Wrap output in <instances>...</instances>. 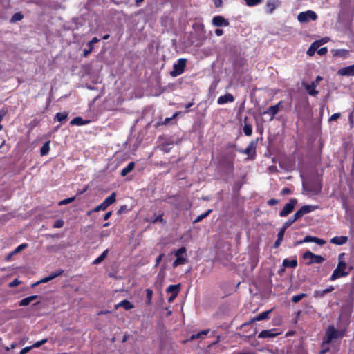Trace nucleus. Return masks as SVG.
<instances>
[{
	"label": "nucleus",
	"mask_w": 354,
	"mask_h": 354,
	"mask_svg": "<svg viewBox=\"0 0 354 354\" xmlns=\"http://www.w3.org/2000/svg\"><path fill=\"white\" fill-rule=\"evenodd\" d=\"M298 219H299V218L296 216L295 212V214L290 218H289L287 221H286L283 223L282 227H284L285 229H287Z\"/></svg>",
	"instance_id": "obj_32"
},
{
	"label": "nucleus",
	"mask_w": 354,
	"mask_h": 354,
	"mask_svg": "<svg viewBox=\"0 0 354 354\" xmlns=\"http://www.w3.org/2000/svg\"><path fill=\"white\" fill-rule=\"evenodd\" d=\"M317 51L318 55H324L326 54V53L328 52V48L326 47H322L319 49L317 48Z\"/></svg>",
	"instance_id": "obj_54"
},
{
	"label": "nucleus",
	"mask_w": 354,
	"mask_h": 354,
	"mask_svg": "<svg viewBox=\"0 0 354 354\" xmlns=\"http://www.w3.org/2000/svg\"><path fill=\"white\" fill-rule=\"evenodd\" d=\"M88 123H89V120H85L80 116L74 118L70 122L71 125H77V126L84 125V124H87Z\"/></svg>",
	"instance_id": "obj_21"
},
{
	"label": "nucleus",
	"mask_w": 354,
	"mask_h": 354,
	"mask_svg": "<svg viewBox=\"0 0 354 354\" xmlns=\"http://www.w3.org/2000/svg\"><path fill=\"white\" fill-rule=\"evenodd\" d=\"M316 82H312L309 84H305L304 87L307 93L312 96H316L318 94V91L316 90Z\"/></svg>",
	"instance_id": "obj_18"
},
{
	"label": "nucleus",
	"mask_w": 354,
	"mask_h": 354,
	"mask_svg": "<svg viewBox=\"0 0 354 354\" xmlns=\"http://www.w3.org/2000/svg\"><path fill=\"white\" fill-rule=\"evenodd\" d=\"M306 297H307V294H306V293H301V294H299V295H294L292 297L291 301L293 303H298L300 300H301L303 298H305Z\"/></svg>",
	"instance_id": "obj_37"
},
{
	"label": "nucleus",
	"mask_w": 354,
	"mask_h": 354,
	"mask_svg": "<svg viewBox=\"0 0 354 354\" xmlns=\"http://www.w3.org/2000/svg\"><path fill=\"white\" fill-rule=\"evenodd\" d=\"M341 116V114L339 113H335L334 114H333L330 118V121H334V120H337L339 118H340Z\"/></svg>",
	"instance_id": "obj_59"
},
{
	"label": "nucleus",
	"mask_w": 354,
	"mask_h": 354,
	"mask_svg": "<svg viewBox=\"0 0 354 354\" xmlns=\"http://www.w3.org/2000/svg\"><path fill=\"white\" fill-rule=\"evenodd\" d=\"M119 307H122L125 310H128L132 309L134 306L128 300L124 299L115 306V308H118Z\"/></svg>",
	"instance_id": "obj_22"
},
{
	"label": "nucleus",
	"mask_w": 354,
	"mask_h": 354,
	"mask_svg": "<svg viewBox=\"0 0 354 354\" xmlns=\"http://www.w3.org/2000/svg\"><path fill=\"white\" fill-rule=\"evenodd\" d=\"M107 209V207L105 206V203H104L103 202L100 204L99 205L96 206L94 209H93V211L97 212L100 210H106Z\"/></svg>",
	"instance_id": "obj_48"
},
{
	"label": "nucleus",
	"mask_w": 354,
	"mask_h": 354,
	"mask_svg": "<svg viewBox=\"0 0 354 354\" xmlns=\"http://www.w3.org/2000/svg\"><path fill=\"white\" fill-rule=\"evenodd\" d=\"M135 167V163L133 162H129L127 167H124L120 172L122 176H127L129 172H131Z\"/></svg>",
	"instance_id": "obj_24"
},
{
	"label": "nucleus",
	"mask_w": 354,
	"mask_h": 354,
	"mask_svg": "<svg viewBox=\"0 0 354 354\" xmlns=\"http://www.w3.org/2000/svg\"><path fill=\"white\" fill-rule=\"evenodd\" d=\"M271 311H272V310H268L267 311H264V312L261 313L257 316L252 318L250 321L243 323L241 325V327L243 328V327H245L246 326H248V325L252 324L255 321H261V320L268 319L269 318V314L271 313Z\"/></svg>",
	"instance_id": "obj_8"
},
{
	"label": "nucleus",
	"mask_w": 354,
	"mask_h": 354,
	"mask_svg": "<svg viewBox=\"0 0 354 354\" xmlns=\"http://www.w3.org/2000/svg\"><path fill=\"white\" fill-rule=\"evenodd\" d=\"M279 5L280 1L279 0H268L266 4L267 12L268 14H272Z\"/></svg>",
	"instance_id": "obj_16"
},
{
	"label": "nucleus",
	"mask_w": 354,
	"mask_h": 354,
	"mask_svg": "<svg viewBox=\"0 0 354 354\" xmlns=\"http://www.w3.org/2000/svg\"><path fill=\"white\" fill-rule=\"evenodd\" d=\"M7 110L1 109L0 110V122L3 119V118L7 114ZM3 129V126L0 124V131Z\"/></svg>",
	"instance_id": "obj_50"
},
{
	"label": "nucleus",
	"mask_w": 354,
	"mask_h": 354,
	"mask_svg": "<svg viewBox=\"0 0 354 354\" xmlns=\"http://www.w3.org/2000/svg\"><path fill=\"white\" fill-rule=\"evenodd\" d=\"M317 209V206L314 205H303L298 211L296 212V216L299 218L304 214H308Z\"/></svg>",
	"instance_id": "obj_10"
},
{
	"label": "nucleus",
	"mask_w": 354,
	"mask_h": 354,
	"mask_svg": "<svg viewBox=\"0 0 354 354\" xmlns=\"http://www.w3.org/2000/svg\"><path fill=\"white\" fill-rule=\"evenodd\" d=\"M47 342H48V339H44L41 341H38L32 345V347L38 348V347L41 346V345L44 344L45 343H46Z\"/></svg>",
	"instance_id": "obj_51"
},
{
	"label": "nucleus",
	"mask_w": 354,
	"mask_h": 354,
	"mask_svg": "<svg viewBox=\"0 0 354 354\" xmlns=\"http://www.w3.org/2000/svg\"><path fill=\"white\" fill-rule=\"evenodd\" d=\"M75 196L65 198L59 202V205L69 204V203L73 202L75 201Z\"/></svg>",
	"instance_id": "obj_44"
},
{
	"label": "nucleus",
	"mask_w": 354,
	"mask_h": 354,
	"mask_svg": "<svg viewBox=\"0 0 354 354\" xmlns=\"http://www.w3.org/2000/svg\"><path fill=\"white\" fill-rule=\"evenodd\" d=\"M23 18L24 15L21 12H16L12 15L10 22L15 23L18 21H21Z\"/></svg>",
	"instance_id": "obj_38"
},
{
	"label": "nucleus",
	"mask_w": 354,
	"mask_h": 354,
	"mask_svg": "<svg viewBox=\"0 0 354 354\" xmlns=\"http://www.w3.org/2000/svg\"><path fill=\"white\" fill-rule=\"evenodd\" d=\"M258 142V138L250 141L247 147L244 149H239V152L249 156L250 160H254L256 156V149Z\"/></svg>",
	"instance_id": "obj_3"
},
{
	"label": "nucleus",
	"mask_w": 354,
	"mask_h": 354,
	"mask_svg": "<svg viewBox=\"0 0 354 354\" xmlns=\"http://www.w3.org/2000/svg\"><path fill=\"white\" fill-rule=\"evenodd\" d=\"M64 273V270H62V269H59V270H57L56 271L50 273V274L48 277H46L43 279H41V280H39V281L35 283L34 284H32V286H35L38 284H40V283H47L53 279H54L55 278L59 277V276H61L62 275V274Z\"/></svg>",
	"instance_id": "obj_9"
},
{
	"label": "nucleus",
	"mask_w": 354,
	"mask_h": 354,
	"mask_svg": "<svg viewBox=\"0 0 354 354\" xmlns=\"http://www.w3.org/2000/svg\"><path fill=\"white\" fill-rule=\"evenodd\" d=\"M234 101V97L233 95H232L231 93H227L225 94L224 95H221L217 100V102L218 104H224L225 103L232 102Z\"/></svg>",
	"instance_id": "obj_17"
},
{
	"label": "nucleus",
	"mask_w": 354,
	"mask_h": 354,
	"mask_svg": "<svg viewBox=\"0 0 354 354\" xmlns=\"http://www.w3.org/2000/svg\"><path fill=\"white\" fill-rule=\"evenodd\" d=\"M279 335L276 328L262 330L259 335V339L273 338Z\"/></svg>",
	"instance_id": "obj_13"
},
{
	"label": "nucleus",
	"mask_w": 354,
	"mask_h": 354,
	"mask_svg": "<svg viewBox=\"0 0 354 354\" xmlns=\"http://www.w3.org/2000/svg\"><path fill=\"white\" fill-rule=\"evenodd\" d=\"M248 117H245L244 118V126H243V132L244 134L247 136H250L252 133V126L251 124L248 122Z\"/></svg>",
	"instance_id": "obj_20"
},
{
	"label": "nucleus",
	"mask_w": 354,
	"mask_h": 354,
	"mask_svg": "<svg viewBox=\"0 0 354 354\" xmlns=\"http://www.w3.org/2000/svg\"><path fill=\"white\" fill-rule=\"evenodd\" d=\"M64 222L62 219H57L53 223V227L54 228H61L64 226Z\"/></svg>",
	"instance_id": "obj_45"
},
{
	"label": "nucleus",
	"mask_w": 354,
	"mask_h": 354,
	"mask_svg": "<svg viewBox=\"0 0 354 354\" xmlns=\"http://www.w3.org/2000/svg\"><path fill=\"white\" fill-rule=\"evenodd\" d=\"M291 192H292V191H291L290 189H289L288 187H284L281 191V194H282V195H288V194H291Z\"/></svg>",
	"instance_id": "obj_56"
},
{
	"label": "nucleus",
	"mask_w": 354,
	"mask_h": 354,
	"mask_svg": "<svg viewBox=\"0 0 354 354\" xmlns=\"http://www.w3.org/2000/svg\"><path fill=\"white\" fill-rule=\"evenodd\" d=\"M160 149L165 153H169L171 150V148L169 147L168 145H163Z\"/></svg>",
	"instance_id": "obj_57"
},
{
	"label": "nucleus",
	"mask_w": 354,
	"mask_h": 354,
	"mask_svg": "<svg viewBox=\"0 0 354 354\" xmlns=\"http://www.w3.org/2000/svg\"><path fill=\"white\" fill-rule=\"evenodd\" d=\"M317 19V14L310 10L301 12L297 16V19L301 23H308L310 21H315Z\"/></svg>",
	"instance_id": "obj_5"
},
{
	"label": "nucleus",
	"mask_w": 354,
	"mask_h": 354,
	"mask_svg": "<svg viewBox=\"0 0 354 354\" xmlns=\"http://www.w3.org/2000/svg\"><path fill=\"white\" fill-rule=\"evenodd\" d=\"M337 75L340 76H354V64L353 65L343 67L337 71Z\"/></svg>",
	"instance_id": "obj_14"
},
{
	"label": "nucleus",
	"mask_w": 354,
	"mask_h": 354,
	"mask_svg": "<svg viewBox=\"0 0 354 354\" xmlns=\"http://www.w3.org/2000/svg\"><path fill=\"white\" fill-rule=\"evenodd\" d=\"M108 252V249L104 250L97 259L93 261V264L97 265L100 263L107 257Z\"/></svg>",
	"instance_id": "obj_31"
},
{
	"label": "nucleus",
	"mask_w": 354,
	"mask_h": 354,
	"mask_svg": "<svg viewBox=\"0 0 354 354\" xmlns=\"http://www.w3.org/2000/svg\"><path fill=\"white\" fill-rule=\"evenodd\" d=\"M348 241V237L344 236H335L330 239V243L337 245H342L345 244Z\"/></svg>",
	"instance_id": "obj_19"
},
{
	"label": "nucleus",
	"mask_w": 354,
	"mask_h": 354,
	"mask_svg": "<svg viewBox=\"0 0 354 354\" xmlns=\"http://www.w3.org/2000/svg\"><path fill=\"white\" fill-rule=\"evenodd\" d=\"M180 283L176 284V285H169L167 288L166 292H169V293L171 292V294H176V295H178V292L180 291Z\"/></svg>",
	"instance_id": "obj_25"
},
{
	"label": "nucleus",
	"mask_w": 354,
	"mask_h": 354,
	"mask_svg": "<svg viewBox=\"0 0 354 354\" xmlns=\"http://www.w3.org/2000/svg\"><path fill=\"white\" fill-rule=\"evenodd\" d=\"M279 202V201L277 200V199L271 198V199L268 201V205H270V206H273V205H275L278 204Z\"/></svg>",
	"instance_id": "obj_55"
},
{
	"label": "nucleus",
	"mask_w": 354,
	"mask_h": 354,
	"mask_svg": "<svg viewBox=\"0 0 354 354\" xmlns=\"http://www.w3.org/2000/svg\"><path fill=\"white\" fill-rule=\"evenodd\" d=\"M303 258L304 259H310L309 262L306 263L307 265H310L313 263H322L325 259L321 255H317L313 253L310 251H306L303 254Z\"/></svg>",
	"instance_id": "obj_6"
},
{
	"label": "nucleus",
	"mask_w": 354,
	"mask_h": 354,
	"mask_svg": "<svg viewBox=\"0 0 354 354\" xmlns=\"http://www.w3.org/2000/svg\"><path fill=\"white\" fill-rule=\"evenodd\" d=\"M319 44L315 41V42H313L310 46L309 47V48L307 50V55H309V56H313L314 55L315 51L317 50V48H319Z\"/></svg>",
	"instance_id": "obj_29"
},
{
	"label": "nucleus",
	"mask_w": 354,
	"mask_h": 354,
	"mask_svg": "<svg viewBox=\"0 0 354 354\" xmlns=\"http://www.w3.org/2000/svg\"><path fill=\"white\" fill-rule=\"evenodd\" d=\"M209 329L201 330V332H198L196 334L192 335V336L190 337V339L194 340V339L203 338V336L207 335L209 333Z\"/></svg>",
	"instance_id": "obj_28"
},
{
	"label": "nucleus",
	"mask_w": 354,
	"mask_h": 354,
	"mask_svg": "<svg viewBox=\"0 0 354 354\" xmlns=\"http://www.w3.org/2000/svg\"><path fill=\"white\" fill-rule=\"evenodd\" d=\"M19 283H20V281L17 279H15L11 283H10L9 286H10V287H15V286H18Z\"/></svg>",
	"instance_id": "obj_64"
},
{
	"label": "nucleus",
	"mask_w": 354,
	"mask_h": 354,
	"mask_svg": "<svg viewBox=\"0 0 354 354\" xmlns=\"http://www.w3.org/2000/svg\"><path fill=\"white\" fill-rule=\"evenodd\" d=\"M326 295L324 290H315L313 292V297L315 298H322Z\"/></svg>",
	"instance_id": "obj_40"
},
{
	"label": "nucleus",
	"mask_w": 354,
	"mask_h": 354,
	"mask_svg": "<svg viewBox=\"0 0 354 354\" xmlns=\"http://www.w3.org/2000/svg\"><path fill=\"white\" fill-rule=\"evenodd\" d=\"M116 201V193L113 192L110 196H109L103 203H105V206L108 207L111 205H112Z\"/></svg>",
	"instance_id": "obj_27"
},
{
	"label": "nucleus",
	"mask_w": 354,
	"mask_h": 354,
	"mask_svg": "<svg viewBox=\"0 0 354 354\" xmlns=\"http://www.w3.org/2000/svg\"><path fill=\"white\" fill-rule=\"evenodd\" d=\"M28 247V244L27 243H22L21 245H19V246H17L13 251H12V254H17L19 253V252H21L22 250Z\"/></svg>",
	"instance_id": "obj_43"
},
{
	"label": "nucleus",
	"mask_w": 354,
	"mask_h": 354,
	"mask_svg": "<svg viewBox=\"0 0 354 354\" xmlns=\"http://www.w3.org/2000/svg\"><path fill=\"white\" fill-rule=\"evenodd\" d=\"M186 261V258L183 257H176V260L173 262L172 266L176 268L180 265L185 264Z\"/></svg>",
	"instance_id": "obj_34"
},
{
	"label": "nucleus",
	"mask_w": 354,
	"mask_h": 354,
	"mask_svg": "<svg viewBox=\"0 0 354 354\" xmlns=\"http://www.w3.org/2000/svg\"><path fill=\"white\" fill-rule=\"evenodd\" d=\"M297 203V200L296 198H291L289 203H286L283 209L279 212V216L281 217L287 216L294 210L295 206Z\"/></svg>",
	"instance_id": "obj_7"
},
{
	"label": "nucleus",
	"mask_w": 354,
	"mask_h": 354,
	"mask_svg": "<svg viewBox=\"0 0 354 354\" xmlns=\"http://www.w3.org/2000/svg\"><path fill=\"white\" fill-rule=\"evenodd\" d=\"M147 293V301L146 304L149 305L151 304V299H152V295H153V290L151 289H147L146 290Z\"/></svg>",
	"instance_id": "obj_41"
},
{
	"label": "nucleus",
	"mask_w": 354,
	"mask_h": 354,
	"mask_svg": "<svg viewBox=\"0 0 354 354\" xmlns=\"http://www.w3.org/2000/svg\"><path fill=\"white\" fill-rule=\"evenodd\" d=\"M212 24L216 27L227 26H229L228 20L225 19L223 16L217 15L214 17Z\"/></svg>",
	"instance_id": "obj_15"
},
{
	"label": "nucleus",
	"mask_w": 354,
	"mask_h": 354,
	"mask_svg": "<svg viewBox=\"0 0 354 354\" xmlns=\"http://www.w3.org/2000/svg\"><path fill=\"white\" fill-rule=\"evenodd\" d=\"M50 142L47 141L41 147L40 149V154L41 156H46L48 153L50 151Z\"/></svg>",
	"instance_id": "obj_30"
},
{
	"label": "nucleus",
	"mask_w": 354,
	"mask_h": 354,
	"mask_svg": "<svg viewBox=\"0 0 354 354\" xmlns=\"http://www.w3.org/2000/svg\"><path fill=\"white\" fill-rule=\"evenodd\" d=\"M344 253H341L338 256V264L337 268L334 270L333 274L329 278V280L333 281L339 278L346 277L349 274V272L346 271L347 265L344 261Z\"/></svg>",
	"instance_id": "obj_1"
},
{
	"label": "nucleus",
	"mask_w": 354,
	"mask_h": 354,
	"mask_svg": "<svg viewBox=\"0 0 354 354\" xmlns=\"http://www.w3.org/2000/svg\"><path fill=\"white\" fill-rule=\"evenodd\" d=\"M212 212V209H208L207 211H206L205 213L203 214H201L200 215H198L195 219L194 221H193L194 223H199L201 222L202 220H203L204 218H205L206 217H207L210 213Z\"/></svg>",
	"instance_id": "obj_33"
},
{
	"label": "nucleus",
	"mask_w": 354,
	"mask_h": 354,
	"mask_svg": "<svg viewBox=\"0 0 354 354\" xmlns=\"http://www.w3.org/2000/svg\"><path fill=\"white\" fill-rule=\"evenodd\" d=\"M187 59L180 58L178 60L177 63L173 66V71H171L170 75L172 77H177L185 71L186 67Z\"/></svg>",
	"instance_id": "obj_4"
},
{
	"label": "nucleus",
	"mask_w": 354,
	"mask_h": 354,
	"mask_svg": "<svg viewBox=\"0 0 354 354\" xmlns=\"http://www.w3.org/2000/svg\"><path fill=\"white\" fill-rule=\"evenodd\" d=\"M344 336V331H339L334 326H329L326 330V337L322 342V346L330 344L333 339L343 337Z\"/></svg>",
	"instance_id": "obj_2"
},
{
	"label": "nucleus",
	"mask_w": 354,
	"mask_h": 354,
	"mask_svg": "<svg viewBox=\"0 0 354 354\" xmlns=\"http://www.w3.org/2000/svg\"><path fill=\"white\" fill-rule=\"evenodd\" d=\"M99 41H100V39H97L96 37H95L90 41H88L87 43L86 46H91V45L93 46V44L97 43Z\"/></svg>",
	"instance_id": "obj_60"
},
{
	"label": "nucleus",
	"mask_w": 354,
	"mask_h": 354,
	"mask_svg": "<svg viewBox=\"0 0 354 354\" xmlns=\"http://www.w3.org/2000/svg\"><path fill=\"white\" fill-rule=\"evenodd\" d=\"M248 6H255L262 2L263 0H244Z\"/></svg>",
	"instance_id": "obj_39"
},
{
	"label": "nucleus",
	"mask_w": 354,
	"mask_h": 354,
	"mask_svg": "<svg viewBox=\"0 0 354 354\" xmlns=\"http://www.w3.org/2000/svg\"><path fill=\"white\" fill-rule=\"evenodd\" d=\"M38 123H39V121L37 119H34L33 120L31 121V122L28 124V126L30 127V129H33L34 127L37 126Z\"/></svg>",
	"instance_id": "obj_58"
},
{
	"label": "nucleus",
	"mask_w": 354,
	"mask_h": 354,
	"mask_svg": "<svg viewBox=\"0 0 354 354\" xmlns=\"http://www.w3.org/2000/svg\"><path fill=\"white\" fill-rule=\"evenodd\" d=\"M313 242L316 243L317 244H318L319 245H323L326 243V241H324V239H319V238H317V237H315V239L313 240Z\"/></svg>",
	"instance_id": "obj_52"
},
{
	"label": "nucleus",
	"mask_w": 354,
	"mask_h": 354,
	"mask_svg": "<svg viewBox=\"0 0 354 354\" xmlns=\"http://www.w3.org/2000/svg\"><path fill=\"white\" fill-rule=\"evenodd\" d=\"M157 222L165 223V221L163 219V214H159L158 216H157L156 217V218L153 221V223H157Z\"/></svg>",
	"instance_id": "obj_53"
},
{
	"label": "nucleus",
	"mask_w": 354,
	"mask_h": 354,
	"mask_svg": "<svg viewBox=\"0 0 354 354\" xmlns=\"http://www.w3.org/2000/svg\"><path fill=\"white\" fill-rule=\"evenodd\" d=\"M321 346H322V349H321V351L319 353V354H324L326 352H328L329 351V349H330L329 347L326 346V345L322 346V344Z\"/></svg>",
	"instance_id": "obj_61"
},
{
	"label": "nucleus",
	"mask_w": 354,
	"mask_h": 354,
	"mask_svg": "<svg viewBox=\"0 0 354 354\" xmlns=\"http://www.w3.org/2000/svg\"><path fill=\"white\" fill-rule=\"evenodd\" d=\"M37 298V295H32V296H29L26 298H24L23 299H21L20 301L19 306H28L30 304V302H32L33 300H35Z\"/></svg>",
	"instance_id": "obj_26"
},
{
	"label": "nucleus",
	"mask_w": 354,
	"mask_h": 354,
	"mask_svg": "<svg viewBox=\"0 0 354 354\" xmlns=\"http://www.w3.org/2000/svg\"><path fill=\"white\" fill-rule=\"evenodd\" d=\"M109 234H110V232L109 230H102L100 233V237H101V238L106 237V236H108Z\"/></svg>",
	"instance_id": "obj_62"
},
{
	"label": "nucleus",
	"mask_w": 354,
	"mask_h": 354,
	"mask_svg": "<svg viewBox=\"0 0 354 354\" xmlns=\"http://www.w3.org/2000/svg\"><path fill=\"white\" fill-rule=\"evenodd\" d=\"M286 230V229L283 227L280 229L277 234V239L283 241Z\"/></svg>",
	"instance_id": "obj_49"
},
{
	"label": "nucleus",
	"mask_w": 354,
	"mask_h": 354,
	"mask_svg": "<svg viewBox=\"0 0 354 354\" xmlns=\"http://www.w3.org/2000/svg\"><path fill=\"white\" fill-rule=\"evenodd\" d=\"M348 55V50L346 49H337L334 53V56L340 57H346Z\"/></svg>",
	"instance_id": "obj_36"
},
{
	"label": "nucleus",
	"mask_w": 354,
	"mask_h": 354,
	"mask_svg": "<svg viewBox=\"0 0 354 354\" xmlns=\"http://www.w3.org/2000/svg\"><path fill=\"white\" fill-rule=\"evenodd\" d=\"M68 115V114L66 112L57 113L55 115V119L57 120L60 122H63L64 121H65L67 119Z\"/></svg>",
	"instance_id": "obj_35"
},
{
	"label": "nucleus",
	"mask_w": 354,
	"mask_h": 354,
	"mask_svg": "<svg viewBox=\"0 0 354 354\" xmlns=\"http://www.w3.org/2000/svg\"><path fill=\"white\" fill-rule=\"evenodd\" d=\"M236 158V153L233 151H230L226 152V153L223 157V160L227 162L230 168L233 170L234 169V161Z\"/></svg>",
	"instance_id": "obj_11"
},
{
	"label": "nucleus",
	"mask_w": 354,
	"mask_h": 354,
	"mask_svg": "<svg viewBox=\"0 0 354 354\" xmlns=\"http://www.w3.org/2000/svg\"><path fill=\"white\" fill-rule=\"evenodd\" d=\"M180 113V111H178V112H176V113L172 115V117L165 118V120H164V122H162L161 123V124H165H165H168V123H169L171 120H173V119H174L175 118H176V117H177Z\"/></svg>",
	"instance_id": "obj_47"
},
{
	"label": "nucleus",
	"mask_w": 354,
	"mask_h": 354,
	"mask_svg": "<svg viewBox=\"0 0 354 354\" xmlns=\"http://www.w3.org/2000/svg\"><path fill=\"white\" fill-rule=\"evenodd\" d=\"M186 252H187V250H186L185 247H181L180 248L174 251L173 253L176 257H183L182 254H185Z\"/></svg>",
	"instance_id": "obj_42"
},
{
	"label": "nucleus",
	"mask_w": 354,
	"mask_h": 354,
	"mask_svg": "<svg viewBox=\"0 0 354 354\" xmlns=\"http://www.w3.org/2000/svg\"><path fill=\"white\" fill-rule=\"evenodd\" d=\"M283 266L285 268H295L297 266V259H285L283 261Z\"/></svg>",
	"instance_id": "obj_23"
},
{
	"label": "nucleus",
	"mask_w": 354,
	"mask_h": 354,
	"mask_svg": "<svg viewBox=\"0 0 354 354\" xmlns=\"http://www.w3.org/2000/svg\"><path fill=\"white\" fill-rule=\"evenodd\" d=\"M282 101H280L277 104L270 106L267 110L263 112V114H269L270 120H273L277 113L279 112L281 106Z\"/></svg>",
	"instance_id": "obj_12"
},
{
	"label": "nucleus",
	"mask_w": 354,
	"mask_h": 354,
	"mask_svg": "<svg viewBox=\"0 0 354 354\" xmlns=\"http://www.w3.org/2000/svg\"><path fill=\"white\" fill-rule=\"evenodd\" d=\"M93 46L91 45V46H87V48H85L83 51V56L84 57H86L89 54L91 53V52L93 51Z\"/></svg>",
	"instance_id": "obj_46"
},
{
	"label": "nucleus",
	"mask_w": 354,
	"mask_h": 354,
	"mask_svg": "<svg viewBox=\"0 0 354 354\" xmlns=\"http://www.w3.org/2000/svg\"><path fill=\"white\" fill-rule=\"evenodd\" d=\"M164 257V254H160L156 259V264H155V267H157L159 263H160L161 260Z\"/></svg>",
	"instance_id": "obj_63"
}]
</instances>
